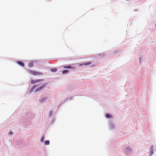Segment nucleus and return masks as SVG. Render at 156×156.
<instances>
[{
    "instance_id": "1",
    "label": "nucleus",
    "mask_w": 156,
    "mask_h": 156,
    "mask_svg": "<svg viewBox=\"0 0 156 156\" xmlns=\"http://www.w3.org/2000/svg\"><path fill=\"white\" fill-rule=\"evenodd\" d=\"M44 80L43 79H37L36 80H31L30 82L32 84H35L38 83L40 82L44 81Z\"/></svg>"
},
{
    "instance_id": "2",
    "label": "nucleus",
    "mask_w": 156,
    "mask_h": 156,
    "mask_svg": "<svg viewBox=\"0 0 156 156\" xmlns=\"http://www.w3.org/2000/svg\"><path fill=\"white\" fill-rule=\"evenodd\" d=\"M47 83H45L44 84L42 85L36 89L35 92H37L42 89L47 85Z\"/></svg>"
},
{
    "instance_id": "3",
    "label": "nucleus",
    "mask_w": 156,
    "mask_h": 156,
    "mask_svg": "<svg viewBox=\"0 0 156 156\" xmlns=\"http://www.w3.org/2000/svg\"><path fill=\"white\" fill-rule=\"evenodd\" d=\"M64 69H75V67L74 66H65L63 67Z\"/></svg>"
},
{
    "instance_id": "4",
    "label": "nucleus",
    "mask_w": 156,
    "mask_h": 156,
    "mask_svg": "<svg viewBox=\"0 0 156 156\" xmlns=\"http://www.w3.org/2000/svg\"><path fill=\"white\" fill-rule=\"evenodd\" d=\"M91 63V62H87L85 63L80 64L79 65V66H82L83 65H85V66L89 65H90Z\"/></svg>"
},
{
    "instance_id": "5",
    "label": "nucleus",
    "mask_w": 156,
    "mask_h": 156,
    "mask_svg": "<svg viewBox=\"0 0 156 156\" xmlns=\"http://www.w3.org/2000/svg\"><path fill=\"white\" fill-rule=\"evenodd\" d=\"M28 72L32 74L34 76H35L36 71H32L30 70H28Z\"/></svg>"
},
{
    "instance_id": "6",
    "label": "nucleus",
    "mask_w": 156,
    "mask_h": 156,
    "mask_svg": "<svg viewBox=\"0 0 156 156\" xmlns=\"http://www.w3.org/2000/svg\"><path fill=\"white\" fill-rule=\"evenodd\" d=\"M17 63L19 65L21 66H24V63L21 61H17Z\"/></svg>"
},
{
    "instance_id": "7",
    "label": "nucleus",
    "mask_w": 156,
    "mask_h": 156,
    "mask_svg": "<svg viewBox=\"0 0 156 156\" xmlns=\"http://www.w3.org/2000/svg\"><path fill=\"white\" fill-rule=\"evenodd\" d=\"M153 146H151V147H150V149L151 150V154H150L149 156H150L153 153Z\"/></svg>"
},
{
    "instance_id": "8",
    "label": "nucleus",
    "mask_w": 156,
    "mask_h": 156,
    "mask_svg": "<svg viewBox=\"0 0 156 156\" xmlns=\"http://www.w3.org/2000/svg\"><path fill=\"white\" fill-rule=\"evenodd\" d=\"M43 73H42L41 72H37L36 71L35 76L42 75H43Z\"/></svg>"
},
{
    "instance_id": "9",
    "label": "nucleus",
    "mask_w": 156,
    "mask_h": 156,
    "mask_svg": "<svg viewBox=\"0 0 156 156\" xmlns=\"http://www.w3.org/2000/svg\"><path fill=\"white\" fill-rule=\"evenodd\" d=\"M33 62H29L28 64V66L29 67H32L33 66Z\"/></svg>"
},
{
    "instance_id": "10",
    "label": "nucleus",
    "mask_w": 156,
    "mask_h": 156,
    "mask_svg": "<svg viewBox=\"0 0 156 156\" xmlns=\"http://www.w3.org/2000/svg\"><path fill=\"white\" fill-rule=\"evenodd\" d=\"M38 86V85H34L31 88V90L33 91L34 89Z\"/></svg>"
},
{
    "instance_id": "11",
    "label": "nucleus",
    "mask_w": 156,
    "mask_h": 156,
    "mask_svg": "<svg viewBox=\"0 0 156 156\" xmlns=\"http://www.w3.org/2000/svg\"><path fill=\"white\" fill-rule=\"evenodd\" d=\"M68 72H69V70L66 69L62 72V74H65V73H68Z\"/></svg>"
},
{
    "instance_id": "12",
    "label": "nucleus",
    "mask_w": 156,
    "mask_h": 156,
    "mask_svg": "<svg viewBox=\"0 0 156 156\" xmlns=\"http://www.w3.org/2000/svg\"><path fill=\"white\" fill-rule=\"evenodd\" d=\"M45 144L46 145H48L49 144V141L48 140L45 141Z\"/></svg>"
},
{
    "instance_id": "13",
    "label": "nucleus",
    "mask_w": 156,
    "mask_h": 156,
    "mask_svg": "<svg viewBox=\"0 0 156 156\" xmlns=\"http://www.w3.org/2000/svg\"><path fill=\"white\" fill-rule=\"evenodd\" d=\"M47 99V98H44L41 100V102H43L44 101H45V100H46Z\"/></svg>"
},
{
    "instance_id": "14",
    "label": "nucleus",
    "mask_w": 156,
    "mask_h": 156,
    "mask_svg": "<svg viewBox=\"0 0 156 156\" xmlns=\"http://www.w3.org/2000/svg\"><path fill=\"white\" fill-rule=\"evenodd\" d=\"M106 116L107 118H110L111 117V115L109 114H107L106 115Z\"/></svg>"
},
{
    "instance_id": "15",
    "label": "nucleus",
    "mask_w": 156,
    "mask_h": 156,
    "mask_svg": "<svg viewBox=\"0 0 156 156\" xmlns=\"http://www.w3.org/2000/svg\"><path fill=\"white\" fill-rule=\"evenodd\" d=\"M57 70V69L56 68H54V69H51V71L53 72H55Z\"/></svg>"
},
{
    "instance_id": "16",
    "label": "nucleus",
    "mask_w": 156,
    "mask_h": 156,
    "mask_svg": "<svg viewBox=\"0 0 156 156\" xmlns=\"http://www.w3.org/2000/svg\"><path fill=\"white\" fill-rule=\"evenodd\" d=\"M44 136L43 135V136L42 137V138L41 139V142H43L44 140Z\"/></svg>"
},
{
    "instance_id": "17",
    "label": "nucleus",
    "mask_w": 156,
    "mask_h": 156,
    "mask_svg": "<svg viewBox=\"0 0 156 156\" xmlns=\"http://www.w3.org/2000/svg\"><path fill=\"white\" fill-rule=\"evenodd\" d=\"M52 114L53 112L51 111H50L49 114V116H51L52 115Z\"/></svg>"
},
{
    "instance_id": "18",
    "label": "nucleus",
    "mask_w": 156,
    "mask_h": 156,
    "mask_svg": "<svg viewBox=\"0 0 156 156\" xmlns=\"http://www.w3.org/2000/svg\"><path fill=\"white\" fill-rule=\"evenodd\" d=\"M9 133L10 134V135H12V131H10L9 132Z\"/></svg>"
}]
</instances>
